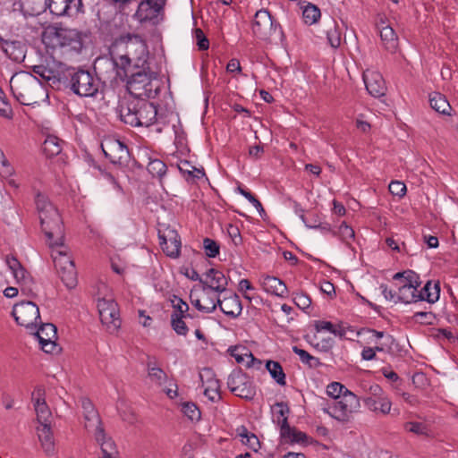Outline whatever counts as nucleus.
<instances>
[{"instance_id": "nucleus-25", "label": "nucleus", "mask_w": 458, "mask_h": 458, "mask_svg": "<svg viewBox=\"0 0 458 458\" xmlns=\"http://www.w3.org/2000/svg\"><path fill=\"white\" fill-rule=\"evenodd\" d=\"M6 264L12 271L17 284L33 283V278L15 256H7Z\"/></svg>"}, {"instance_id": "nucleus-48", "label": "nucleus", "mask_w": 458, "mask_h": 458, "mask_svg": "<svg viewBox=\"0 0 458 458\" xmlns=\"http://www.w3.org/2000/svg\"><path fill=\"white\" fill-rule=\"evenodd\" d=\"M242 351H244V352L233 353V356L238 363H243L247 368L255 367L256 364L258 368L260 366L261 361L256 359L251 352H247L245 349H242Z\"/></svg>"}, {"instance_id": "nucleus-14", "label": "nucleus", "mask_w": 458, "mask_h": 458, "mask_svg": "<svg viewBox=\"0 0 458 458\" xmlns=\"http://www.w3.org/2000/svg\"><path fill=\"white\" fill-rule=\"evenodd\" d=\"M44 4L55 17H74L85 13L82 0H44Z\"/></svg>"}, {"instance_id": "nucleus-63", "label": "nucleus", "mask_w": 458, "mask_h": 458, "mask_svg": "<svg viewBox=\"0 0 458 458\" xmlns=\"http://www.w3.org/2000/svg\"><path fill=\"white\" fill-rule=\"evenodd\" d=\"M389 191L398 197H403L406 192V186L403 182L394 181L389 184Z\"/></svg>"}, {"instance_id": "nucleus-61", "label": "nucleus", "mask_w": 458, "mask_h": 458, "mask_svg": "<svg viewBox=\"0 0 458 458\" xmlns=\"http://www.w3.org/2000/svg\"><path fill=\"white\" fill-rule=\"evenodd\" d=\"M54 263L56 271L64 267H67L69 265H75L74 261L72 260L71 258L66 253L62 252H59L58 257L54 258Z\"/></svg>"}, {"instance_id": "nucleus-58", "label": "nucleus", "mask_w": 458, "mask_h": 458, "mask_svg": "<svg viewBox=\"0 0 458 458\" xmlns=\"http://www.w3.org/2000/svg\"><path fill=\"white\" fill-rule=\"evenodd\" d=\"M13 109L10 104L8 103L4 93H0V115L4 118L11 119L13 118Z\"/></svg>"}, {"instance_id": "nucleus-7", "label": "nucleus", "mask_w": 458, "mask_h": 458, "mask_svg": "<svg viewBox=\"0 0 458 458\" xmlns=\"http://www.w3.org/2000/svg\"><path fill=\"white\" fill-rule=\"evenodd\" d=\"M17 101L23 106H33L38 102L43 89L36 77L30 74L27 79L11 87Z\"/></svg>"}, {"instance_id": "nucleus-6", "label": "nucleus", "mask_w": 458, "mask_h": 458, "mask_svg": "<svg viewBox=\"0 0 458 458\" xmlns=\"http://www.w3.org/2000/svg\"><path fill=\"white\" fill-rule=\"evenodd\" d=\"M360 407V400L357 395L345 389L344 396L334 401L324 411L338 421L347 422L351 420L352 413L359 411Z\"/></svg>"}, {"instance_id": "nucleus-23", "label": "nucleus", "mask_w": 458, "mask_h": 458, "mask_svg": "<svg viewBox=\"0 0 458 458\" xmlns=\"http://www.w3.org/2000/svg\"><path fill=\"white\" fill-rule=\"evenodd\" d=\"M1 48L6 56L15 63H21L25 58L26 45L20 40L3 39Z\"/></svg>"}, {"instance_id": "nucleus-18", "label": "nucleus", "mask_w": 458, "mask_h": 458, "mask_svg": "<svg viewBox=\"0 0 458 458\" xmlns=\"http://www.w3.org/2000/svg\"><path fill=\"white\" fill-rule=\"evenodd\" d=\"M201 286L208 288L220 293H225L228 285V280L220 270L210 268L199 278Z\"/></svg>"}, {"instance_id": "nucleus-30", "label": "nucleus", "mask_w": 458, "mask_h": 458, "mask_svg": "<svg viewBox=\"0 0 458 458\" xmlns=\"http://www.w3.org/2000/svg\"><path fill=\"white\" fill-rule=\"evenodd\" d=\"M380 38L387 51L394 52L398 47V38L390 25H384L379 30Z\"/></svg>"}, {"instance_id": "nucleus-51", "label": "nucleus", "mask_w": 458, "mask_h": 458, "mask_svg": "<svg viewBox=\"0 0 458 458\" xmlns=\"http://www.w3.org/2000/svg\"><path fill=\"white\" fill-rule=\"evenodd\" d=\"M405 430L414 433L419 436H429V428L428 425L422 422H417V421H409L405 423L404 425Z\"/></svg>"}, {"instance_id": "nucleus-31", "label": "nucleus", "mask_w": 458, "mask_h": 458, "mask_svg": "<svg viewBox=\"0 0 458 458\" xmlns=\"http://www.w3.org/2000/svg\"><path fill=\"white\" fill-rule=\"evenodd\" d=\"M154 123L156 125L166 126L169 125L172 118V111L169 107L168 103H158L154 104Z\"/></svg>"}, {"instance_id": "nucleus-10", "label": "nucleus", "mask_w": 458, "mask_h": 458, "mask_svg": "<svg viewBox=\"0 0 458 458\" xmlns=\"http://www.w3.org/2000/svg\"><path fill=\"white\" fill-rule=\"evenodd\" d=\"M222 293L199 285L191 293L193 306L200 312L212 313L220 301Z\"/></svg>"}, {"instance_id": "nucleus-64", "label": "nucleus", "mask_w": 458, "mask_h": 458, "mask_svg": "<svg viewBox=\"0 0 458 458\" xmlns=\"http://www.w3.org/2000/svg\"><path fill=\"white\" fill-rule=\"evenodd\" d=\"M241 442L255 452H257L260 446L259 438L253 433L244 437V439H241Z\"/></svg>"}, {"instance_id": "nucleus-9", "label": "nucleus", "mask_w": 458, "mask_h": 458, "mask_svg": "<svg viewBox=\"0 0 458 458\" xmlns=\"http://www.w3.org/2000/svg\"><path fill=\"white\" fill-rule=\"evenodd\" d=\"M12 315L19 326L30 329H35L38 319H40L39 309L31 301H22L16 303L13 308Z\"/></svg>"}, {"instance_id": "nucleus-49", "label": "nucleus", "mask_w": 458, "mask_h": 458, "mask_svg": "<svg viewBox=\"0 0 458 458\" xmlns=\"http://www.w3.org/2000/svg\"><path fill=\"white\" fill-rule=\"evenodd\" d=\"M174 133L175 139L174 143L175 144L177 152L180 155V157H178L181 158L182 157H185L190 152V148H188L187 145L185 133L183 131H179L177 130L174 131Z\"/></svg>"}, {"instance_id": "nucleus-47", "label": "nucleus", "mask_w": 458, "mask_h": 458, "mask_svg": "<svg viewBox=\"0 0 458 458\" xmlns=\"http://www.w3.org/2000/svg\"><path fill=\"white\" fill-rule=\"evenodd\" d=\"M315 328L317 332L328 331L341 337L345 335V330L342 327H335L330 321L318 320L315 322Z\"/></svg>"}, {"instance_id": "nucleus-53", "label": "nucleus", "mask_w": 458, "mask_h": 458, "mask_svg": "<svg viewBox=\"0 0 458 458\" xmlns=\"http://www.w3.org/2000/svg\"><path fill=\"white\" fill-rule=\"evenodd\" d=\"M145 91L148 92V98H156L160 95L162 89L160 81L157 78V73L149 78Z\"/></svg>"}, {"instance_id": "nucleus-15", "label": "nucleus", "mask_w": 458, "mask_h": 458, "mask_svg": "<svg viewBox=\"0 0 458 458\" xmlns=\"http://www.w3.org/2000/svg\"><path fill=\"white\" fill-rule=\"evenodd\" d=\"M277 28L279 29L281 38H283L284 33L281 26L273 21L268 11L261 9L256 13L252 24V30L259 38L262 40L268 39L274 33H276Z\"/></svg>"}, {"instance_id": "nucleus-33", "label": "nucleus", "mask_w": 458, "mask_h": 458, "mask_svg": "<svg viewBox=\"0 0 458 458\" xmlns=\"http://www.w3.org/2000/svg\"><path fill=\"white\" fill-rule=\"evenodd\" d=\"M429 104L435 111L443 114H449V111L452 109L445 97L438 92L429 95Z\"/></svg>"}, {"instance_id": "nucleus-44", "label": "nucleus", "mask_w": 458, "mask_h": 458, "mask_svg": "<svg viewBox=\"0 0 458 458\" xmlns=\"http://www.w3.org/2000/svg\"><path fill=\"white\" fill-rule=\"evenodd\" d=\"M33 335L38 341L39 337H45L46 339H57V328L52 323L40 322L38 328L33 333Z\"/></svg>"}, {"instance_id": "nucleus-28", "label": "nucleus", "mask_w": 458, "mask_h": 458, "mask_svg": "<svg viewBox=\"0 0 458 458\" xmlns=\"http://www.w3.org/2000/svg\"><path fill=\"white\" fill-rule=\"evenodd\" d=\"M153 75L155 72L151 71L149 64H145L139 72L131 74V81H127V88L138 90L140 89L138 85H142L145 89L149 78Z\"/></svg>"}, {"instance_id": "nucleus-59", "label": "nucleus", "mask_w": 458, "mask_h": 458, "mask_svg": "<svg viewBox=\"0 0 458 458\" xmlns=\"http://www.w3.org/2000/svg\"><path fill=\"white\" fill-rule=\"evenodd\" d=\"M148 375L152 379L156 380L158 385H162L167 379L166 374L157 367H150L148 365Z\"/></svg>"}, {"instance_id": "nucleus-38", "label": "nucleus", "mask_w": 458, "mask_h": 458, "mask_svg": "<svg viewBox=\"0 0 458 458\" xmlns=\"http://www.w3.org/2000/svg\"><path fill=\"white\" fill-rule=\"evenodd\" d=\"M394 280H400L402 285L406 286H414V288H418L420 286V276L414 271L406 270L403 272H399L394 275Z\"/></svg>"}, {"instance_id": "nucleus-24", "label": "nucleus", "mask_w": 458, "mask_h": 458, "mask_svg": "<svg viewBox=\"0 0 458 458\" xmlns=\"http://www.w3.org/2000/svg\"><path fill=\"white\" fill-rule=\"evenodd\" d=\"M96 441L100 445L103 458H115L116 445L112 437H107L102 425H98L95 431Z\"/></svg>"}, {"instance_id": "nucleus-21", "label": "nucleus", "mask_w": 458, "mask_h": 458, "mask_svg": "<svg viewBox=\"0 0 458 458\" xmlns=\"http://www.w3.org/2000/svg\"><path fill=\"white\" fill-rule=\"evenodd\" d=\"M363 81L368 92L372 97L380 98L386 94V82L379 72L367 70L363 72Z\"/></svg>"}, {"instance_id": "nucleus-29", "label": "nucleus", "mask_w": 458, "mask_h": 458, "mask_svg": "<svg viewBox=\"0 0 458 458\" xmlns=\"http://www.w3.org/2000/svg\"><path fill=\"white\" fill-rule=\"evenodd\" d=\"M64 141L55 135H47L42 144V152L47 158L61 154Z\"/></svg>"}, {"instance_id": "nucleus-39", "label": "nucleus", "mask_w": 458, "mask_h": 458, "mask_svg": "<svg viewBox=\"0 0 458 458\" xmlns=\"http://www.w3.org/2000/svg\"><path fill=\"white\" fill-rule=\"evenodd\" d=\"M41 428H38V438L41 441L46 452L52 451L54 448V437L51 431V423L41 424Z\"/></svg>"}, {"instance_id": "nucleus-27", "label": "nucleus", "mask_w": 458, "mask_h": 458, "mask_svg": "<svg viewBox=\"0 0 458 458\" xmlns=\"http://www.w3.org/2000/svg\"><path fill=\"white\" fill-rule=\"evenodd\" d=\"M63 65L64 64H60L56 70L49 69L42 64L34 65L32 67V72L40 76L43 80L47 81L52 89L57 90V82L59 81L57 78L58 74L63 71Z\"/></svg>"}, {"instance_id": "nucleus-22", "label": "nucleus", "mask_w": 458, "mask_h": 458, "mask_svg": "<svg viewBox=\"0 0 458 458\" xmlns=\"http://www.w3.org/2000/svg\"><path fill=\"white\" fill-rule=\"evenodd\" d=\"M218 306L221 311L229 318H236L242 311L240 297L236 293H226L220 299Z\"/></svg>"}, {"instance_id": "nucleus-2", "label": "nucleus", "mask_w": 458, "mask_h": 458, "mask_svg": "<svg viewBox=\"0 0 458 458\" xmlns=\"http://www.w3.org/2000/svg\"><path fill=\"white\" fill-rule=\"evenodd\" d=\"M35 205L42 232L48 241L52 242L56 238L55 244L61 245L62 242H58V241L64 238V226L58 209L47 196L39 191L35 196Z\"/></svg>"}, {"instance_id": "nucleus-46", "label": "nucleus", "mask_w": 458, "mask_h": 458, "mask_svg": "<svg viewBox=\"0 0 458 458\" xmlns=\"http://www.w3.org/2000/svg\"><path fill=\"white\" fill-rule=\"evenodd\" d=\"M301 8L303 9L302 17L305 23L313 24L320 17V10L312 4H308L307 5L301 6Z\"/></svg>"}, {"instance_id": "nucleus-37", "label": "nucleus", "mask_w": 458, "mask_h": 458, "mask_svg": "<svg viewBox=\"0 0 458 458\" xmlns=\"http://www.w3.org/2000/svg\"><path fill=\"white\" fill-rule=\"evenodd\" d=\"M327 38L329 45L333 48H337L341 45L342 34L340 31V28L336 21L333 19L329 21L327 29Z\"/></svg>"}, {"instance_id": "nucleus-17", "label": "nucleus", "mask_w": 458, "mask_h": 458, "mask_svg": "<svg viewBox=\"0 0 458 458\" xmlns=\"http://www.w3.org/2000/svg\"><path fill=\"white\" fill-rule=\"evenodd\" d=\"M199 379L204 386V395L211 402L221 399L220 382L216 378L214 371L210 368H204L199 372Z\"/></svg>"}, {"instance_id": "nucleus-50", "label": "nucleus", "mask_w": 458, "mask_h": 458, "mask_svg": "<svg viewBox=\"0 0 458 458\" xmlns=\"http://www.w3.org/2000/svg\"><path fill=\"white\" fill-rule=\"evenodd\" d=\"M81 406L84 411L85 420H90L91 419L96 418L98 422V425H102L100 417L98 416L97 411L95 410V407L90 399L86 397L81 398Z\"/></svg>"}, {"instance_id": "nucleus-19", "label": "nucleus", "mask_w": 458, "mask_h": 458, "mask_svg": "<svg viewBox=\"0 0 458 458\" xmlns=\"http://www.w3.org/2000/svg\"><path fill=\"white\" fill-rule=\"evenodd\" d=\"M32 400L34 401L35 411L38 423H51L52 413L46 403V390L43 386H37L32 393Z\"/></svg>"}, {"instance_id": "nucleus-20", "label": "nucleus", "mask_w": 458, "mask_h": 458, "mask_svg": "<svg viewBox=\"0 0 458 458\" xmlns=\"http://www.w3.org/2000/svg\"><path fill=\"white\" fill-rule=\"evenodd\" d=\"M112 65L115 70V79H119L123 82L131 81V74L139 72L145 65L135 64L128 57H119V59L111 58Z\"/></svg>"}, {"instance_id": "nucleus-32", "label": "nucleus", "mask_w": 458, "mask_h": 458, "mask_svg": "<svg viewBox=\"0 0 458 458\" xmlns=\"http://www.w3.org/2000/svg\"><path fill=\"white\" fill-rule=\"evenodd\" d=\"M57 273L68 289H73L78 283L75 265H69L57 270Z\"/></svg>"}, {"instance_id": "nucleus-54", "label": "nucleus", "mask_w": 458, "mask_h": 458, "mask_svg": "<svg viewBox=\"0 0 458 458\" xmlns=\"http://www.w3.org/2000/svg\"><path fill=\"white\" fill-rule=\"evenodd\" d=\"M203 249L208 258H216L219 254L220 246L216 241L210 238H204Z\"/></svg>"}, {"instance_id": "nucleus-5", "label": "nucleus", "mask_w": 458, "mask_h": 458, "mask_svg": "<svg viewBox=\"0 0 458 458\" xmlns=\"http://www.w3.org/2000/svg\"><path fill=\"white\" fill-rule=\"evenodd\" d=\"M167 0H138L133 18L140 24L152 26L160 24L165 19V6Z\"/></svg>"}, {"instance_id": "nucleus-26", "label": "nucleus", "mask_w": 458, "mask_h": 458, "mask_svg": "<svg viewBox=\"0 0 458 458\" xmlns=\"http://www.w3.org/2000/svg\"><path fill=\"white\" fill-rule=\"evenodd\" d=\"M261 285L268 293L275 294L279 297L286 296L287 287L285 284L277 277L266 276L261 279Z\"/></svg>"}, {"instance_id": "nucleus-40", "label": "nucleus", "mask_w": 458, "mask_h": 458, "mask_svg": "<svg viewBox=\"0 0 458 458\" xmlns=\"http://www.w3.org/2000/svg\"><path fill=\"white\" fill-rule=\"evenodd\" d=\"M266 368L269 372L270 376L275 379V381L284 386L286 385L285 381V374L281 364L277 361L268 360L267 361Z\"/></svg>"}, {"instance_id": "nucleus-41", "label": "nucleus", "mask_w": 458, "mask_h": 458, "mask_svg": "<svg viewBox=\"0 0 458 458\" xmlns=\"http://www.w3.org/2000/svg\"><path fill=\"white\" fill-rule=\"evenodd\" d=\"M181 412L190 420L198 421L201 417V412L196 403L192 402H181L178 403Z\"/></svg>"}, {"instance_id": "nucleus-36", "label": "nucleus", "mask_w": 458, "mask_h": 458, "mask_svg": "<svg viewBox=\"0 0 458 458\" xmlns=\"http://www.w3.org/2000/svg\"><path fill=\"white\" fill-rule=\"evenodd\" d=\"M420 294H418V288L414 286L402 285L398 287L397 301L404 303L417 302L420 301Z\"/></svg>"}, {"instance_id": "nucleus-57", "label": "nucleus", "mask_w": 458, "mask_h": 458, "mask_svg": "<svg viewBox=\"0 0 458 458\" xmlns=\"http://www.w3.org/2000/svg\"><path fill=\"white\" fill-rule=\"evenodd\" d=\"M177 168L182 175L190 182L191 179V173H194V166L187 160H181L177 165Z\"/></svg>"}, {"instance_id": "nucleus-60", "label": "nucleus", "mask_w": 458, "mask_h": 458, "mask_svg": "<svg viewBox=\"0 0 458 458\" xmlns=\"http://www.w3.org/2000/svg\"><path fill=\"white\" fill-rule=\"evenodd\" d=\"M194 38L199 50H208L209 47V41L204 35L200 29L194 30Z\"/></svg>"}, {"instance_id": "nucleus-55", "label": "nucleus", "mask_w": 458, "mask_h": 458, "mask_svg": "<svg viewBox=\"0 0 458 458\" xmlns=\"http://www.w3.org/2000/svg\"><path fill=\"white\" fill-rule=\"evenodd\" d=\"M347 389L344 385L339 382H332L327 387V394L334 398V401L338 400L344 396V393Z\"/></svg>"}, {"instance_id": "nucleus-8", "label": "nucleus", "mask_w": 458, "mask_h": 458, "mask_svg": "<svg viewBox=\"0 0 458 458\" xmlns=\"http://www.w3.org/2000/svg\"><path fill=\"white\" fill-rule=\"evenodd\" d=\"M101 149L109 161L114 165L127 166L131 154L127 145L118 139L108 137L101 142Z\"/></svg>"}, {"instance_id": "nucleus-13", "label": "nucleus", "mask_w": 458, "mask_h": 458, "mask_svg": "<svg viewBox=\"0 0 458 458\" xmlns=\"http://www.w3.org/2000/svg\"><path fill=\"white\" fill-rule=\"evenodd\" d=\"M227 386L233 394L241 398L250 400L256 394L252 380L240 369L233 370L229 375Z\"/></svg>"}, {"instance_id": "nucleus-42", "label": "nucleus", "mask_w": 458, "mask_h": 458, "mask_svg": "<svg viewBox=\"0 0 458 458\" xmlns=\"http://www.w3.org/2000/svg\"><path fill=\"white\" fill-rule=\"evenodd\" d=\"M281 437L292 443H303L307 440L305 433L299 431L289 425L280 430Z\"/></svg>"}, {"instance_id": "nucleus-11", "label": "nucleus", "mask_w": 458, "mask_h": 458, "mask_svg": "<svg viewBox=\"0 0 458 458\" xmlns=\"http://www.w3.org/2000/svg\"><path fill=\"white\" fill-rule=\"evenodd\" d=\"M98 310L100 321L106 326L108 332L116 333L122 324L117 302L114 300L98 299Z\"/></svg>"}, {"instance_id": "nucleus-12", "label": "nucleus", "mask_w": 458, "mask_h": 458, "mask_svg": "<svg viewBox=\"0 0 458 458\" xmlns=\"http://www.w3.org/2000/svg\"><path fill=\"white\" fill-rule=\"evenodd\" d=\"M126 38V54L120 57H128L140 65L149 64V52L146 40L138 34H127Z\"/></svg>"}, {"instance_id": "nucleus-45", "label": "nucleus", "mask_w": 458, "mask_h": 458, "mask_svg": "<svg viewBox=\"0 0 458 458\" xmlns=\"http://www.w3.org/2000/svg\"><path fill=\"white\" fill-rule=\"evenodd\" d=\"M188 311L189 305L174 295V318L182 317L185 319H193V316Z\"/></svg>"}, {"instance_id": "nucleus-43", "label": "nucleus", "mask_w": 458, "mask_h": 458, "mask_svg": "<svg viewBox=\"0 0 458 458\" xmlns=\"http://www.w3.org/2000/svg\"><path fill=\"white\" fill-rule=\"evenodd\" d=\"M293 351L300 357L301 362L309 366L310 369H317L322 365L318 358L312 356L307 351L302 350L298 346H293Z\"/></svg>"}, {"instance_id": "nucleus-62", "label": "nucleus", "mask_w": 458, "mask_h": 458, "mask_svg": "<svg viewBox=\"0 0 458 458\" xmlns=\"http://www.w3.org/2000/svg\"><path fill=\"white\" fill-rule=\"evenodd\" d=\"M56 339H46L45 337H39V344L41 350L46 353H53L57 347L55 343Z\"/></svg>"}, {"instance_id": "nucleus-35", "label": "nucleus", "mask_w": 458, "mask_h": 458, "mask_svg": "<svg viewBox=\"0 0 458 458\" xmlns=\"http://www.w3.org/2000/svg\"><path fill=\"white\" fill-rule=\"evenodd\" d=\"M272 412L274 414V421L280 426V429L288 426V418L287 415L289 413V407L286 403L281 402L276 403L272 407Z\"/></svg>"}, {"instance_id": "nucleus-3", "label": "nucleus", "mask_w": 458, "mask_h": 458, "mask_svg": "<svg viewBox=\"0 0 458 458\" xmlns=\"http://www.w3.org/2000/svg\"><path fill=\"white\" fill-rule=\"evenodd\" d=\"M89 36V31L64 27L62 22L49 23L44 27L42 32L43 38L50 41L55 39L60 47L67 48L75 54L81 53Z\"/></svg>"}, {"instance_id": "nucleus-56", "label": "nucleus", "mask_w": 458, "mask_h": 458, "mask_svg": "<svg viewBox=\"0 0 458 458\" xmlns=\"http://www.w3.org/2000/svg\"><path fill=\"white\" fill-rule=\"evenodd\" d=\"M191 319H185L182 317L174 318V330L182 335H186L188 332V324Z\"/></svg>"}, {"instance_id": "nucleus-52", "label": "nucleus", "mask_w": 458, "mask_h": 458, "mask_svg": "<svg viewBox=\"0 0 458 458\" xmlns=\"http://www.w3.org/2000/svg\"><path fill=\"white\" fill-rule=\"evenodd\" d=\"M148 171L153 175L161 178L167 171V165L160 159L151 160L148 165Z\"/></svg>"}, {"instance_id": "nucleus-16", "label": "nucleus", "mask_w": 458, "mask_h": 458, "mask_svg": "<svg viewBox=\"0 0 458 458\" xmlns=\"http://www.w3.org/2000/svg\"><path fill=\"white\" fill-rule=\"evenodd\" d=\"M367 392L369 397L363 399L367 408L374 412H381L386 415L391 411L392 403L386 395H385L382 387L379 385L373 384L369 386Z\"/></svg>"}, {"instance_id": "nucleus-4", "label": "nucleus", "mask_w": 458, "mask_h": 458, "mask_svg": "<svg viewBox=\"0 0 458 458\" xmlns=\"http://www.w3.org/2000/svg\"><path fill=\"white\" fill-rule=\"evenodd\" d=\"M120 118L131 126L148 127L154 124V103L138 98L128 100L121 106Z\"/></svg>"}, {"instance_id": "nucleus-1", "label": "nucleus", "mask_w": 458, "mask_h": 458, "mask_svg": "<svg viewBox=\"0 0 458 458\" xmlns=\"http://www.w3.org/2000/svg\"><path fill=\"white\" fill-rule=\"evenodd\" d=\"M57 80V90L72 93L80 98H96L104 93L106 88V82L101 81L95 70L90 71L82 66L63 65Z\"/></svg>"}, {"instance_id": "nucleus-34", "label": "nucleus", "mask_w": 458, "mask_h": 458, "mask_svg": "<svg viewBox=\"0 0 458 458\" xmlns=\"http://www.w3.org/2000/svg\"><path fill=\"white\" fill-rule=\"evenodd\" d=\"M418 294L421 297L420 301H427L428 303H435L439 299L440 295L439 284H434L432 285L431 282L428 281L420 291H418Z\"/></svg>"}]
</instances>
